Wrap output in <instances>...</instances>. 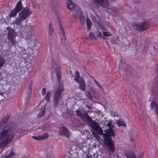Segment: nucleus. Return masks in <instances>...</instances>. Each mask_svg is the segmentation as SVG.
I'll list each match as a JSON object with an SVG mask.
<instances>
[{
	"instance_id": "obj_46",
	"label": "nucleus",
	"mask_w": 158,
	"mask_h": 158,
	"mask_svg": "<svg viewBox=\"0 0 158 158\" xmlns=\"http://www.w3.org/2000/svg\"><path fill=\"white\" fill-rule=\"evenodd\" d=\"M26 131L25 130H22L21 135H24L25 134Z\"/></svg>"
},
{
	"instance_id": "obj_56",
	"label": "nucleus",
	"mask_w": 158,
	"mask_h": 158,
	"mask_svg": "<svg viewBox=\"0 0 158 158\" xmlns=\"http://www.w3.org/2000/svg\"><path fill=\"white\" fill-rule=\"evenodd\" d=\"M94 81L95 83H96L97 81L95 79H94Z\"/></svg>"
},
{
	"instance_id": "obj_43",
	"label": "nucleus",
	"mask_w": 158,
	"mask_h": 158,
	"mask_svg": "<svg viewBox=\"0 0 158 158\" xmlns=\"http://www.w3.org/2000/svg\"><path fill=\"white\" fill-rule=\"evenodd\" d=\"M91 91L92 92V93L93 94H94L95 92V90L94 89V88H91L90 89Z\"/></svg>"
},
{
	"instance_id": "obj_61",
	"label": "nucleus",
	"mask_w": 158,
	"mask_h": 158,
	"mask_svg": "<svg viewBox=\"0 0 158 158\" xmlns=\"http://www.w3.org/2000/svg\"><path fill=\"white\" fill-rule=\"evenodd\" d=\"M72 73V72H71V71H70V74H71Z\"/></svg>"
},
{
	"instance_id": "obj_36",
	"label": "nucleus",
	"mask_w": 158,
	"mask_h": 158,
	"mask_svg": "<svg viewBox=\"0 0 158 158\" xmlns=\"http://www.w3.org/2000/svg\"><path fill=\"white\" fill-rule=\"evenodd\" d=\"M103 34L105 36H110L111 35V34L110 32L103 31Z\"/></svg>"
},
{
	"instance_id": "obj_23",
	"label": "nucleus",
	"mask_w": 158,
	"mask_h": 158,
	"mask_svg": "<svg viewBox=\"0 0 158 158\" xmlns=\"http://www.w3.org/2000/svg\"><path fill=\"white\" fill-rule=\"evenodd\" d=\"M5 60L4 58L0 55V69L4 64Z\"/></svg>"
},
{
	"instance_id": "obj_5",
	"label": "nucleus",
	"mask_w": 158,
	"mask_h": 158,
	"mask_svg": "<svg viewBox=\"0 0 158 158\" xmlns=\"http://www.w3.org/2000/svg\"><path fill=\"white\" fill-rule=\"evenodd\" d=\"M6 29L8 30V32L6 42L11 46L15 45L18 43V42L16 39L17 33L15 32L13 29L10 28L8 27H7Z\"/></svg>"
},
{
	"instance_id": "obj_12",
	"label": "nucleus",
	"mask_w": 158,
	"mask_h": 158,
	"mask_svg": "<svg viewBox=\"0 0 158 158\" xmlns=\"http://www.w3.org/2000/svg\"><path fill=\"white\" fill-rule=\"evenodd\" d=\"M60 69V65L57 66L56 69V75L58 81V83L59 85L61 83H60V82L61 81V72Z\"/></svg>"
},
{
	"instance_id": "obj_29",
	"label": "nucleus",
	"mask_w": 158,
	"mask_h": 158,
	"mask_svg": "<svg viewBox=\"0 0 158 158\" xmlns=\"http://www.w3.org/2000/svg\"><path fill=\"white\" fill-rule=\"evenodd\" d=\"M35 31L34 28L32 27H30L28 31V35H31V36L33 35L34 34Z\"/></svg>"
},
{
	"instance_id": "obj_48",
	"label": "nucleus",
	"mask_w": 158,
	"mask_h": 158,
	"mask_svg": "<svg viewBox=\"0 0 158 158\" xmlns=\"http://www.w3.org/2000/svg\"><path fill=\"white\" fill-rule=\"evenodd\" d=\"M112 43L113 44H118V43L116 42V41L115 39L112 40Z\"/></svg>"
},
{
	"instance_id": "obj_25",
	"label": "nucleus",
	"mask_w": 158,
	"mask_h": 158,
	"mask_svg": "<svg viewBox=\"0 0 158 158\" xmlns=\"http://www.w3.org/2000/svg\"><path fill=\"white\" fill-rule=\"evenodd\" d=\"M49 33L50 35H49V38H51L52 37V34L53 31V30L52 28V24L50 23L49 25Z\"/></svg>"
},
{
	"instance_id": "obj_54",
	"label": "nucleus",
	"mask_w": 158,
	"mask_h": 158,
	"mask_svg": "<svg viewBox=\"0 0 158 158\" xmlns=\"http://www.w3.org/2000/svg\"><path fill=\"white\" fill-rule=\"evenodd\" d=\"M138 158H142V156L141 155L138 156Z\"/></svg>"
},
{
	"instance_id": "obj_14",
	"label": "nucleus",
	"mask_w": 158,
	"mask_h": 158,
	"mask_svg": "<svg viewBox=\"0 0 158 158\" xmlns=\"http://www.w3.org/2000/svg\"><path fill=\"white\" fill-rule=\"evenodd\" d=\"M107 11L111 15H116L118 13L119 10L117 8L111 7L107 9Z\"/></svg>"
},
{
	"instance_id": "obj_38",
	"label": "nucleus",
	"mask_w": 158,
	"mask_h": 158,
	"mask_svg": "<svg viewBox=\"0 0 158 158\" xmlns=\"http://www.w3.org/2000/svg\"><path fill=\"white\" fill-rule=\"evenodd\" d=\"M89 37L90 39H92L95 37V35L91 33H90L89 34Z\"/></svg>"
},
{
	"instance_id": "obj_55",
	"label": "nucleus",
	"mask_w": 158,
	"mask_h": 158,
	"mask_svg": "<svg viewBox=\"0 0 158 158\" xmlns=\"http://www.w3.org/2000/svg\"><path fill=\"white\" fill-rule=\"evenodd\" d=\"M102 37L103 39H104V40L106 39L103 36H102V37Z\"/></svg>"
},
{
	"instance_id": "obj_50",
	"label": "nucleus",
	"mask_w": 158,
	"mask_h": 158,
	"mask_svg": "<svg viewBox=\"0 0 158 158\" xmlns=\"http://www.w3.org/2000/svg\"><path fill=\"white\" fill-rule=\"evenodd\" d=\"M33 138H34V139H36V140H38V137H36V136H32V137Z\"/></svg>"
},
{
	"instance_id": "obj_19",
	"label": "nucleus",
	"mask_w": 158,
	"mask_h": 158,
	"mask_svg": "<svg viewBox=\"0 0 158 158\" xmlns=\"http://www.w3.org/2000/svg\"><path fill=\"white\" fill-rule=\"evenodd\" d=\"M52 9L55 11H57L59 8L58 5L56 1L53 2L52 3Z\"/></svg>"
},
{
	"instance_id": "obj_8",
	"label": "nucleus",
	"mask_w": 158,
	"mask_h": 158,
	"mask_svg": "<svg viewBox=\"0 0 158 158\" xmlns=\"http://www.w3.org/2000/svg\"><path fill=\"white\" fill-rule=\"evenodd\" d=\"M75 76L74 80L76 82H78L79 86L78 88L82 90H84L86 88V85L85 81L83 78H81L80 77L79 73L77 71L75 72Z\"/></svg>"
},
{
	"instance_id": "obj_31",
	"label": "nucleus",
	"mask_w": 158,
	"mask_h": 158,
	"mask_svg": "<svg viewBox=\"0 0 158 158\" xmlns=\"http://www.w3.org/2000/svg\"><path fill=\"white\" fill-rule=\"evenodd\" d=\"M15 155V153L14 152H11L10 154L5 156V158H13Z\"/></svg>"
},
{
	"instance_id": "obj_35",
	"label": "nucleus",
	"mask_w": 158,
	"mask_h": 158,
	"mask_svg": "<svg viewBox=\"0 0 158 158\" xmlns=\"http://www.w3.org/2000/svg\"><path fill=\"white\" fill-rule=\"evenodd\" d=\"M148 46H144L143 47V52L145 54V55L148 52Z\"/></svg>"
},
{
	"instance_id": "obj_40",
	"label": "nucleus",
	"mask_w": 158,
	"mask_h": 158,
	"mask_svg": "<svg viewBox=\"0 0 158 158\" xmlns=\"http://www.w3.org/2000/svg\"><path fill=\"white\" fill-rule=\"evenodd\" d=\"M97 36L98 37H102V35L101 32L99 31H97Z\"/></svg>"
},
{
	"instance_id": "obj_47",
	"label": "nucleus",
	"mask_w": 158,
	"mask_h": 158,
	"mask_svg": "<svg viewBox=\"0 0 158 158\" xmlns=\"http://www.w3.org/2000/svg\"><path fill=\"white\" fill-rule=\"evenodd\" d=\"M97 85L99 86V87L102 90H103V89L102 87L99 83H98Z\"/></svg>"
},
{
	"instance_id": "obj_9",
	"label": "nucleus",
	"mask_w": 158,
	"mask_h": 158,
	"mask_svg": "<svg viewBox=\"0 0 158 158\" xmlns=\"http://www.w3.org/2000/svg\"><path fill=\"white\" fill-rule=\"evenodd\" d=\"M91 4L92 6H94V4H96L104 8H107L109 5L107 0H92Z\"/></svg>"
},
{
	"instance_id": "obj_7",
	"label": "nucleus",
	"mask_w": 158,
	"mask_h": 158,
	"mask_svg": "<svg viewBox=\"0 0 158 158\" xmlns=\"http://www.w3.org/2000/svg\"><path fill=\"white\" fill-rule=\"evenodd\" d=\"M150 23L146 21L137 23H133L132 24V27L134 29L139 31L146 30L149 26Z\"/></svg>"
},
{
	"instance_id": "obj_1",
	"label": "nucleus",
	"mask_w": 158,
	"mask_h": 158,
	"mask_svg": "<svg viewBox=\"0 0 158 158\" xmlns=\"http://www.w3.org/2000/svg\"><path fill=\"white\" fill-rule=\"evenodd\" d=\"M9 115L6 114L1 120L0 121V147L3 148L12 140L14 137L15 134L17 135H21L22 130H19L15 131V125L12 123L6 124L9 120Z\"/></svg>"
},
{
	"instance_id": "obj_11",
	"label": "nucleus",
	"mask_w": 158,
	"mask_h": 158,
	"mask_svg": "<svg viewBox=\"0 0 158 158\" xmlns=\"http://www.w3.org/2000/svg\"><path fill=\"white\" fill-rule=\"evenodd\" d=\"M58 134L60 135H64L69 138L70 137L71 134L70 131L66 127H63L60 128Z\"/></svg>"
},
{
	"instance_id": "obj_39",
	"label": "nucleus",
	"mask_w": 158,
	"mask_h": 158,
	"mask_svg": "<svg viewBox=\"0 0 158 158\" xmlns=\"http://www.w3.org/2000/svg\"><path fill=\"white\" fill-rule=\"evenodd\" d=\"M46 90L45 88H44L42 89L41 94L43 95H44L46 93Z\"/></svg>"
},
{
	"instance_id": "obj_16",
	"label": "nucleus",
	"mask_w": 158,
	"mask_h": 158,
	"mask_svg": "<svg viewBox=\"0 0 158 158\" xmlns=\"http://www.w3.org/2000/svg\"><path fill=\"white\" fill-rule=\"evenodd\" d=\"M67 157V158H78L77 153L72 151L68 152Z\"/></svg>"
},
{
	"instance_id": "obj_17",
	"label": "nucleus",
	"mask_w": 158,
	"mask_h": 158,
	"mask_svg": "<svg viewBox=\"0 0 158 158\" xmlns=\"http://www.w3.org/2000/svg\"><path fill=\"white\" fill-rule=\"evenodd\" d=\"M151 109L152 110H154V112L158 114V103L155 102H152L151 104Z\"/></svg>"
},
{
	"instance_id": "obj_13",
	"label": "nucleus",
	"mask_w": 158,
	"mask_h": 158,
	"mask_svg": "<svg viewBox=\"0 0 158 158\" xmlns=\"http://www.w3.org/2000/svg\"><path fill=\"white\" fill-rule=\"evenodd\" d=\"M86 122L89 123L91 128L93 129L94 131H95L100 126L98 125V123L95 121L92 120L91 118V120L89 122Z\"/></svg>"
},
{
	"instance_id": "obj_41",
	"label": "nucleus",
	"mask_w": 158,
	"mask_h": 158,
	"mask_svg": "<svg viewBox=\"0 0 158 158\" xmlns=\"http://www.w3.org/2000/svg\"><path fill=\"white\" fill-rule=\"evenodd\" d=\"M42 136L43 138V139H44L45 138L48 137V134H44Z\"/></svg>"
},
{
	"instance_id": "obj_18",
	"label": "nucleus",
	"mask_w": 158,
	"mask_h": 158,
	"mask_svg": "<svg viewBox=\"0 0 158 158\" xmlns=\"http://www.w3.org/2000/svg\"><path fill=\"white\" fill-rule=\"evenodd\" d=\"M24 8L22 6L21 0H20L17 3L15 7V10H16L19 12H20L22 10H23Z\"/></svg>"
},
{
	"instance_id": "obj_24",
	"label": "nucleus",
	"mask_w": 158,
	"mask_h": 158,
	"mask_svg": "<svg viewBox=\"0 0 158 158\" xmlns=\"http://www.w3.org/2000/svg\"><path fill=\"white\" fill-rule=\"evenodd\" d=\"M19 12L16 10H15V8L14 9L12 10L10 12V17H15L17 14Z\"/></svg>"
},
{
	"instance_id": "obj_3",
	"label": "nucleus",
	"mask_w": 158,
	"mask_h": 158,
	"mask_svg": "<svg viewBox=\"0 0 158 158\" xmlns=\"http://www.w3.org/2000/svg\"><path fill=\"white\" fill-rule=\"evenodd\" d=\"M32 11L28 8H25L19 14L18 18H16L12 22L13 24L20 26L22 21L24 20L29 17L32 13Z\"/></svg>"
},
{
	"instance_id": "obj_4",
	"label": "nucleus",
	"mask_w": 158,
	"mask_h": 158,
	"mask_svg": "<svg viewBox=\"0 0 158 158\" xmlns=\"http://www.w3.org/2000/svg\"><path fill=\"white\" fill-rule=\"evenodd\" d=\"M114 130L110 127V129L107 130V135L108 136L106 137L104 139L105 140V144L108 150L111 152H113L114 148V141L110 137L114 136Z\"/></svg>"
},
{
	"instance_id": "obj_58",
	"label": "nucleus",
	"mask_w": 158,
	"mask_h": 158,
	"mask_svg": "<svg viewBox=\"0 0 158 158\" xmlns=\"http://www.w3.org/2000/svg\"><path fill=\"white\" fill-rule=\"evenodd\" d=\"M98 81H97V82L95 83H96L97 85V84H98Z\"/></svg>"
},
{
	"instance_id": "obj_27",
	"label": "nucleus",
	"mask_w": 158,
	"mask_h": 158,
	"mask_svg": "<svg viewBox=\"0 0 158 158\" xmlns=\"http://www.w3.org/2000/svg\"><path fill=\"white\" fill-rule=\"evenodd\" d=\"M47 158H54V154L52 151L48 152L47 154Z\"/></svg>"
},
{
	"instance_id": "obj_6",
	"label": "nucleus",
	"mask_w": 158,
	"mask_h": 158,
	"mask_svg": "<svg viewBox=\"0 0 158 158\" xmlns=\"http://www.w3.org/2000/svg\"><path fill=\"white\" fill-rule=\"evenodd\" d=\"M64 89L63 88V84L62 83L60 84L58 87L55 90L54 96V106L55 107H56L59 103V100L61 97V93L63 91Z\"/></svg>"
},
{
	"instance_id": "obj_49",
	"label": "nucleus",
	"mask_w": 158,
	"mask_h": 158,
	"mask_svg": "<svg viewBox=\"0 0 158 158\" xmlns=\"http://www.w3.org/2000/svg\"><path fill=\"white\" fill-rule=\"evenodd\" d=\"M38 140H40L43 139V138L42 137V136H39L38 137Z\"/></svg>"
},
{
	"instance_id": "obj_44",
	"label": "nucleus",
	"mask_w": 158,
	"mask_h": 158,
	"mask_svg": "<svg viewBox=\"0 0 158 158\" xmlns=\"http://www.w3.org/2000/svg\"><path fill=\"white\" fill-rule=\"evenodd\" d=\"M32 83H31L29 85V89L32 90Z\"/></svg>"
},
{
	"instance_id": "obj_2",
	"label": "nucleus",
	"mask_w": 158,
	"mask_h": 158,
	"mask_svg": "<svg viewBox=\"0 0 158 158\" xmlns=\"http://www.w3.org/2000/svg\"><path fill=\"white\" fill-rule=\"evenodd\" d=\"M67 7L71 11L75 12L73 15V17L75 21L79 19L81 23L83 24L84 23V14L81 11L80 8L76 6L72 0H67Z\"/></svg>"
},
{
	"instance_id": "obj_30",
	"label": "nucleus",
	"mask_w": 158,
	"mask_h": 158,
	"mask_svg": "<svg viewBox=\"0 0 158 158\" xmlns=\"http://www.w3.org/2000/svg\"><path fill=\"white\" fill-rule=\"evenodd\" d=\"M39 51L37 48L33 49L32 50V53L34 56H37L38 54Z\"/></svg>"
},
{
	"instance_id": "obj_42",
	"label": "nucleus",
	"mask_w": 158,
	"mask_h": 158,
	"mask_svg": "<svg viewBox=\"0 0 158 158\" xmlns=\"http://www.w3.org/2000/svg\"><path fill=\"white\" fill-rule=\"evenodd\" d=\"M32 90L28 89L27 90V94L29 96L31 95V92H32Z\"/></svg>"
},
{
	"instance_id": "obj_51",
	"label": "nucleus",
	"mask_w": 158,
	"mask_h": 158,
	"mask_svg": "<svg viewBox=\"0 0 158 158\" xmlns=\"http://www.w3.org/2000/svg\"><path fill=\"white\" fill-rule=\"evenodd\" d=\"M85 158H91V157L90 156H86Z\"/></svg>"
},
{
	"instance_id": "obj_26",
	"label": "nucleus",
	"mask_w": 158,
	"mask_h": 158,
	"mask_svg": "<svg viewBox=\"0 0 158 158\" xmlns=\"http://www.w3.org/2000/svg\"><path fill=\"white\" fill-rule=\"evenodd\" d=\"M116 123L118 125V126H123L126 127V125L124 123V121L120 120H118L116 121Z\"/></svg>"
},
{
	"instance_id": "obj_22",
	"label": "nucleus",
	"mask_w": 158,
	"mask_h": 158,
	"mask_svg": "<svg viewBox=\"0 0 158 158\" xmlns=\"http://www.w3.org/2000/svg\"><path fill=\"white\" fill-rule=\"evenodd\" d=\"M45 106H44V107L42 108L40 110L39 113L38 114V116L39 118H40L45 114Z\"/></svg>"
},
{
	"instance_id": "obj_45",
	"label": "nucleus",
	"mask_w": 158,
	"mask_h": 158,
	"mask_svg": "<svg viewBox=\"0 0 158 158\" xmlns=\"http://www.w3.org/2000/svg\"><path fill=\"white\" fill-rule=\"evenodd\" d=\"M94 137H96L97 139H98L100 137L98 135H97L96 134L94 135Z\"/></svg>"
},
{
	"instance_id": "obj_57",
	"label": "nucleus",
	"mask_w": 158,
	"mask_h": 158,
	"mask_svg": "<svg viewBox=\"0 0 158 158\" xmlns=\"http://www.w3.org/2000/svg\"><path fill=\"white\" fill-rule=\"evenodd\" d=\"M106 43L108 45H109L108 44V43L107 41L106 42Z\"/></svg>"
},
{
	"instance_id": "obj_33",
	"label": "nucleus",
	"mask_w": 158,
	"mask_h": 158,
	"mask_svg": "<svg viewBox=\"0 0 158 158\" xmlns=\"http://www.w3.org/2000/svg\"><path fill=\"white\" fill-rule=\"evenodd\" d=\"M95 131L98 133L100 135H102L103 134V130L100 128V127L98 128V129Z\"/></svg>"
},
{
	"instance_id": "obj_15",
	"label": "nucleus",
	"mask_w": 158,
	"mask_h": 158,
	"mask_svg": "<svg viewBox=\"0 0 158 158\" xmlns=\"http://www.w3.org/2000/svg\"><path fill=\"white\" fill-rule=\"evenodd\" d=\"M59 23L60 24L59 28L60 30V33L61 34V40H66V37L65 35V32L63 30V27L61 25V22H59Z\"/></svg>"
},
{
	"instance_id": "obj_60",
	"label": "nucleus",
	"mask_w": 158,
	"mask_h": 158,
	"mask_svg": "<svg viewBox=\"0 0 158 158\" xmlns=\"http://www.w3.org/2000/svg\"><path fill=\"white\" fill-rule=\"evenodd\" d=\"M96 4H94V6H93V7H94V6L95 7H96V6H96Z\"/></svg>"
},
{
	"instance_id": "obj_28",
	"label": "nucleus",
	"mask_w": 158,
	"mask_h": 158,
	"mask_svg": "<svg viewBox=\"0 0 158 158\" xmlns=\"http://www.w3.org/2000/svg\"><path fill=\"white\" fill-rule=\"evenodd\" d=\"M51 95V94L49 91H48L45 95V99L48 102H49L50 100V97Z\"/></svg>"
},
{
	"instance_id": "obj_53",
	"label": "nucleus",
	"mask_w": 158,
	"mask_h": 158,
	"mask_svg": "<svg viewBox=\"0 0 158 158\" xmlns=\"http://www.w3.org/2000/svg\"><path fill=\"white\" fill-rule=\"evenodd\" d=\"M107 125L110 127V124L109 123H107Z\"/></svg>"
},
{
	"instance_id": "obj_21",
	"label": "nucleus",
	"mask_w": 158,
	"mask_h": 158,
	"mask_svg": "<svg viewBox=\"0 0 158 158\" xmlns=\"http://www.w3.org/2000/svg\"><path fill=\"white\" fill-rule=\"evenodd\" d=\"M86 22L87 30H89L91 29V27L92 26V22L89 18H87Z\"/></svg>"
},
{
	"instance_id": "obj_34",
	"label": "nucleus",
	"mask_w": 158,
	"mask_h": 158,
	"mask_svg": "<svg viewBox=\"0 0 158 158\" xmlns=\"http://www.w3.org/2000/svg\"><path fill=\"white\" fill-rule=\"evenodd\" d=\"M98 25L99 28L103 31H106V29L104 27L103 24L101 23H98Z\"/></svg>"
},
{
	"instance_id": "obj_52",
	"label": "nucleus",
	"mask_w": 158,
	"mask_h": 158,
	"mask_svg": "<svg viewBox=\"0 0 158 158\" xmlns=\"http://www.w3.org/2000/svg\"><path fill=\"white\" fill-rule=\"evenodd\" d=\"M140 1L139 0H137V1H134V2H135V3H137V2H140Z\"/></svg>"
},
{
	"instance_id": "obj_59",
	"label": "nucleus",
	"mask_w": 158,
	"mask_h": 158,
	"mask_svg": "<svg viewBox=\"0 0 158 158\" xmlns=\"http://www.w3.org/2000/svg\"><path fill=\"white\" fill-rule=\"evenodd\" d=\"M28 39L29 40H31V38H30V37H29V38H28Z\"/></svg>"
},
{
	"instance_id": "obj_20",
	"label": "nucleus",
	"mask_w": 158,
	"mask_h": 158,
	"mask_svg": "<svg viewBox=\"0 0 158 158\" xmlns=\"http://www.w3.org/2000/svg\"><path fill=\"white\" fill-rule=\"evenodd\" d=\"M125 155L127 158H136L134 152H130L126 154Z\"/></svg>"
},
{
	"instance_id": "obj_32",
	"label": "nucleus",
	"mask_w": 158,
	"mask_h": 158,
	"mask_svg": "<svg viewBox=\"0 0 158 158\" xmlns=\"http://www.w3.org/2000/svg\"><path fill=\"white\" fill-rule=\"evenodd\" d=\"M33 6L35 8H38L39 9H40V4L36 3L34 2H32Z\"/></svg>"
},
{
	"instance_id": "obj_10",
	"label": "nucleus",
	"mask_w": 158,
	"mask_h": 158,
	"mask_svg": "<svg viewBox=\"0 0 158 158\" xmlns=\"http://www.w3.org/2000/svg\"><path fill=\"white\" fill-rule=\"evenodd\" d=\"M75 112L77 113V115L83 119L85 122H89L91 120V118L88 115L87 113H83L80 110H77Z\"/></svg>"
},
{
	"instance_id": "obj_37",
	"label": "nucleus",
	"mask_w": 158,
	"mask_h": 158,
	"mask_svg": "<svg viewBox=\"0 0 158 158\" xmlns=\"http://www.w3.org/2000/svg\"><path fill=\"white\" fill-rule=\"evenodd\" d=\"M86 94L87 97L89 99L91 100L92 99L90 92L89 91H87L86 93Z\"/></svg>"
}]
</instances>
